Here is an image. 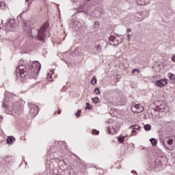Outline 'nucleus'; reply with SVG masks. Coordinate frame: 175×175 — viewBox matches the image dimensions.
<instances>
[{
  "mask_svg": "<svg viewBox=\"0 0 175 175\" xmlns=\"http://www.w3.org/2000/svg\"><path fill=\"white\" fill-rule=\"evenodd\" d=\"M167 143L168 146H172L173 144V139H168Z\"/></svg>",
  "mask_w": 175,
  "mask_h": 175,
  "instance_id": "nucleus-22",
  "label": "nucleus"
},
{
  "mask_svg": "<svg viewBox=\"0 0 175 175\" xmlns=\"http://www.w3.org/2000/svg\"><path fill=\"white\" fill-rule=\"evenodd\" d=\"M167 83H168L167 79H163L157 81L156 85H157V87L163 88V87H165L166 84H167Z\"/></svg>",
  "mask_w": 175,
  "mask_h": 175,
  "instance_id": "nucleus-5",
  "label": "nucleus"
},
{
  "mask_svg": "<svg viewBox=\"0 0 175 175\" xmlns=\"http://www.w3.org/2000/svg\"><path fill=\"white\" fill-rule=\"evenodd\" d=\"M131 111L133 113H143L144 111V107L142 104H133L131 106Z\"/></svg>",
  "mask_w": 175,
  "mask_h": 175,
  "instance_id": "nucleus-4",
  "label": "nucleus"
},
{
  "mask_svg": "<svg viewBox=\"0 0 175 175\" xmlns=\"http://www.w3.org/2000/svg\"><path fill=\"white\" fill-rule=\"evenodd\" d=\"M38 113H39V110L38 109L37 106H33V107L31 108L30 113L31 114V116L35 117V116H36L38 114Z\"/></svg>",
  "mask_w": 175,
  "mask_h": 175,
  "instance_id": "nucleus-7",
  "label": "nucleus"
},
{
  "mask_svg": "<svg viewBox=\"0 0 175 175\" xmlns=\"http://www.w3.org/2000/svg\"><path fill=\"white\" fill-rule=\"evenodd\" d=\"M131 29H127V32H131Z\"/></svg>",
  "mask_w": 175,
  "mask_h": 175,
  "instance_id": "nucleus-32",
  "label": "nucleus"
},
{
  "mask_svg": "<svg viewBox=\"0 0 175 175\" xmlns=\"http://www.w3.org/2000/svg\"><path fill=\"white\" fill-rule=\"evenodd\" d=\"M13 142H16V138L10 136L7 138V144H13Z\"/></svg>",
  "mask_w": 175,
  "mask_h": 175,
  "instance_id": "nucleus-9",
  "label": "nucleus"
},
{
  "mask_svg": "<svg viewBox=\"0 0 175 175\" xmlns=\"http://www.w3.org/2000/svg\"><path fill=\"white\" fill-rule=\"evenodd\" d=\"M131 128H132L133 129V131H135V129H136V130L139 129V128H140V126H139V125H134V126H132Z\"/></svg>",
  "mask_w": 175,
  "mask_h": 175,
  "instance_id": "nucleus-24",
  "label": "nucleus"
},
{
  "mask_svg": "<svg viewBox=\"0 0 175 175\" xmlns=\"http://www.w3.org/2000/svg\"><path fill=\"white\" fill-rule=\"evenodd\" d=\"M98 27H99V22H95V23H94V27H95V28H98Z\"/></svg>",
  "mask_w": 175,
  "mask_h": 175,
  "instance_id": "nucleus-27",
  "label": "nucleus"
},
{
  "mask_svg": "<svg viewBox=\"0 0 175 175\" xmlns=\"http://www.w3.org/2000/svg\"><path fill=\"white\" fill-rule=\"evenodd\" d=\"M92 135H99V131L96 129H93L92 131Z\"/></svg>",
  "mask_w": 175,
  "mask_h": 175,
  "instance_id": "nucleus-19",
  "label": "nucleus"
},
{
  "mask_svg": "<svg viewBox=\"0 0 175 175\" xmlns=\"http://www.w3.org/2000/svg\"><path fill=\"white\" fill-rule=\"evenodd\" d=\"M17 114L18 115V114H21V109H20V110H18V111H17Z\"/></svg>",
  "mask_w": 175,
  "mask_h": 175,
  "instance_id": "nucleus-30",
  "label": "nucleus"
},
{
  "mask_svg": "<svg viewBox=\"0 0 175 175\" xmlns=\"http://www.w3.org/2000/svg\"><path fill=\"white\" fill-rule=\"evenodd\" d=\"M94 92L96 93V95H100V90L99 88H96L94 89Z\"/></svg>",
  "mask_w": 175,
  "mask_h": 175,
  "instance_id": "nucleus-17",
  "label": "nucleus"
},
{
  "mask_svg": "<svg viewBox=\"0 0 175 175\" xmlns=\"http://www.w3.org/2000/svg\"><path fill=\"white\" fill-rule=\"evenodd\" d=\"M167 77L170 79V80L174 81L175 80V75L172 72L167 73Z\"/></svg>",
  "mask_w": 175,
  "mask_h": 175,
  "instance_id": "nucleus-11",
  "label": "nucleus"
},
{
  "mask_svg": "<svg viewBox=\"0 0 175 175\" xmlns=\"http://www.w3.org/2000/svg\"><path fill=\"white\" fill-rule=\"evenodd\" d=\"M117 126L112 125L108 128V133L109 135H114V133H117Z\"/></svg>",
  "mask_w": 175,
  "mask_h": 175,
  "instance_id": "nucleus-6",
  "label": "nucleus"
},
{
  "mask_svg": "<svg viewBox=\"0 0 175 175\" xmlns=\"http://www.w3.org/2000/svg\"><path fill=\"white\" fill-rule=\"evenodd\" d=\"M53 75H54V71H51V74H48L46 76V80L48 81H53Z\"/></svg>",
  "mask_w": 175,
  "mask_h": 175,
  "instance_id": "nucleus-10",
  "label": "nucleus"
},
{
  "mask_svg": "<svg viewBox=\"0 0 175 175\" xmlns=\"http://www.w3.org/2000/svg\"><path fill=\"white\" fill-rule=\"evenodd\" d=\"M85 109H88L89 110H91V109H92V105L89 104L88 103H86Z\"/></svg>",
  "mask_w": 175,
  "mask_h": 175,
  "instance_id": "nucleus-20",
  "label": "nucleus"
},
{
  "mask_svg": "<svg viewBox=\"0 0 175 175\" xmlns=\"http://www.w3.org/2000/svg\"><path fill=\"white\" fill-rule=\"evenodd\" d=\"M92 102H94V103H98V102H99V98L98 97H95V98H92Z\"/></svg>",
  "mask_w": 175,
  "mask_h": 175,
  "instance_id": "nucleus-18",
  "label": "nucleus"
},
{
  "mask_svg": "<svg viewBox=\"0 0 175 175\" xmlns=\"http://www.w3.org/2000/svg\"><path fill=\"white\" fill-rule=\"evenodd\" d=\"M80 114H81V110L79 109L77 113H76L77 118H79V117H80Z\"/></svg>",
  "mask_w": 175,
  "mask_h": 175,
  "instance_id": "nucleus-25",
  "label": "nucleus"
},
{
  "mask_svg": "<svg viewBox=\"0 0 175 175\" xmlns=\"http://www.w3.org/2000/svg\"><path fill=\"white\" fill-rule=\"evenodd\" d=\"M42 66L39 62H33L31 67L24 61L20 60L18 66L16 67L17 76L23 80L27 77H38Z\"/></svg>",
  "mask_w": 175,
  "mask_h": 175,
  "instance_id": "nucleus-1",
  "label": "nucleus"
},
{
  "mask_svg": "<svg viewBox=\"0 0 175 175\" xmlns=\"http://www.w3.org/2000/svg\"><path fill=\"white\" fill-rule=\"evenodd\" d=\"M125 139V137H120L119 138H118V140H119V142H120V143H124V140Z\"/></svg>",
  "mask_w": 175,
  "mask_h": 175,
  "instance_id": "nucleus-21",
  "label": "nucleus"
},
{
  "mask_svg": "<svg viewBox=\"0 0 175 175\" xmlns=\"http://www.w3.org/2000/svg\"><path fill=\"white\" fill-rule=\"evenodd\" d=\"M165 103H162L160 105H158L157 109H159L160 111H163V110H165Z\"/></svg>",
  "mask_w": 175,
  "mask_h": 175,
  "instance_id": "nucleus-13",
  "label": "nucleus"
},
{
  "mask_svg": "<svg viewBox=\"0 0 175 175\" xmlns=\"http://www.w3.org/2000/svg\"><path fill=\"white\" fill-rule=\"evenodd\" d=\"M1 9L2 10H6V3L3 1L0 2V10Z\"/></svg>",
  "mask_w": 175,
  "mask_h": 175,
  "instance_id": "nucleus-12",
  "label": "nucleus"
},
{
  "mask_svg": "<svg viewBox=\"0 0 175 175\" xmlns=\"http://www.w3.org/2000/svg\"><path fill=\"white\" fill-rule=\"evenodd\" d=\"M165 148H166V150H170V151H172V150H174V148L171 147V148H169L167 146H165Z\"/></svg>",
  "mask_w": 175,
  "mask_h": 175,
  "instance_id": "nucleus-28",
  "label": "nucleus"
},
{
  "mask_svg": "<svg viewBox=\"0 0 175 175\" xmlns=\"http://www.w3.org/2000/svg\"><path fill=\"white\" fill-rule=\"evenodd\" d=\"M163 144H164V146H166V145H165V143H163Z\"/></svg>",
  "mask_w": 175,
  "mask_h": 175,
  "instance_id": "nucleus-35",
  "label": "nucleus"
},
{
  "mask_svg": "<svg viewBox=\"0 0 175 175\" xmlns=\"http://www.w3.org/2000/svg\"><path fill=\"white\" fill-rule=\"evenodd\" d=\"M46 31H47V25H44L40 29V30L38 31V39H40V40H42V39H44V36H46Z\"/></svg>",
  "mask_w": 175,
  "mask_h": 175,
  "instance_id": "nucleus-3",
  "label": "nucleus"
},
{
  "mask_svg": "<svg viewBox=\"0 0 175 175\" xmlns=\"http://www.w3.org/2000/svg\"><path fill=\"white\" fill-rule=\"evenodd\" d=\"M14 28H16V21L14 19H11L5 25V31L7 32H10L14 31Z\"/></svg>",
  "mask_w": 175,
  "mask_h": 175,
  "instance_id": "nucleus-2",
  "label": "nucleus"
},
{
  "mask_svg": "<svg viewBox=\"0 0 175 175\" xmlns=\"http://www.w3.org/2000/svg\"><path fill=\"white\" fill-rule=\"evenodd\" d=\"M145 131H151V125L146 124L144 126Z\"/></svg>",
  "mask_w": 175,
  "mask_h": 175,
  "instance_id": "nucleus-16",
  "label": "nucleus"
},
{
  "mask_svg": "<svg viewBox=\"0 0 175 175\" xmlns=\"http://www.w3.org/2000/svg\"><path fill=\"white\" fill-rule=\"evenodd\" d=\"M137 5L144 6V5H148L150 3V0H136Z\"/></svg>",
  "mask_w": 175,
  "mask_h": 175,
  "instance_id": "nucleus-8",
  "label": "nucleus"
},
{
  "mask_svg": "<svg viewBox=\"0 0 175 175\" xmlns=\"http://www.w3.org/2000/svg\"><path fill=\"white\" fill-rule=\"evenodd\" d=\"M172 60L175 62V54L172 56Z\"/></svg>",
  "mask_w": 175,
  "mask_h": 175,
  "instance_id": "nucleus-29",
  "label": "nucleus"
},
{
  "mask_svg": "<svg viewBox=\"0 0 175 175\" xmlns=\"http://www.w3.org/2000/svg\"><path fill=\"white\" fill-rule=\"evenodd\" d=\"M57 114H61V111H60V109H58V111H57Z\"/></svg>",
  "mask_w": 175,
  "mask_h": 175,
  "instance_id": "nucleus-31",
  "label": "nucleus"
},
{
  "mask_svg": "<svg viewBox=\"0 0 175 175\" xmlns=\"http://www.w3.org/2000/svg\"><path fill=\"white\" fill-rule=\"evenodd\" d=\"M150 142H151V144L153 146V147H157V144L158 143L157 139H155L154 138H152V139H150Z\"/></svg>",
  "mask_w": 175,
  "mask_h": 175,
  "instance_id": "nucleus-14",
  "label": "nucleus"
},
{
  "mask_svg": "<svg viewBox=\"0 0 175 175\" xmlns=\"http://www.w3.org/2000/svg\"><path fill=\"white\" fill-rule=\"evenodd\" d=\"M96 81H97L96 77L94 76L93 77L92 80L90 81V84L92 85H95L96 84Z\"/></svg>",
  "mask_w": 175,
  "mask_h": 175,
  "instance_id": "nucleus-15",
  "label": "nucleus"
},
{
  "mask_svg": "<svg viewBox=\"0 0 175 175\" xmlns=\"http://www.w3.org/2000/svg\"><path fill=\"white\" fill-rule=\"evenodd\" d=\"M25 2H29V0H25Z\"/></svg>",
  "mask_w": 175,
  "mask_h": 175,
  "instance_id": "nucleus-33",
  "label": "nucleus"
},
{
  "mask_svg": "<svg viewBox=\"0 0 175 175\" xmlns=\"http://www.w3.org/2000/svg\"><path fill=\"white\" fill-rule=\"evenodd\" d=\"M163 144H164V146H166V145H165V143H163Z\"/></svg>",
  "mask_w": 175,
  "mask_h": 175,
  "instance_id": "nucleus-36",
  "label": "nucleus"
},
{
  "mask_svg": "<svg viewBox=\"0 0 175 175\" xmlns=\"http://www.w3.org/2000/svg\"><path fill=\"white\" fill-rule=\"evenodd\" d=\"M27 34L29 36H36V34H35V33H33L32 34V32L31 33H29V31H27Z\"/></svg>",
  "mask_w": 175,
  "mask_h": 175,
  "instance_id": "nucleus-26",
  "label": "nucleus"
},
{
  "mask_svg": "<svg viewBox=\"0 0 175 175\" xmlns=\"http://www.w3.org/2000/svg\"><path fill=\"white\" fill-rule=\"evenodd\" d=\"M136 72H137V73H140V70H139V69H137V68H135V70H133L132 71V74H133V75H135V73H136Z\"/></svg>",
  "mask_w": 175,
  "mask_h": 175,
  "instance_id": "nucleus-23",
  "label": "nucleus"
},
{
  "mask_svg": "<svg viewBox=\"0 0 175 175\" xmlns=\"http://www.w3.org/2000/svg\"><path fill=\"white\" fill-rule=\"evenodd\" d=\"M133 132H135V131H132V133H133Z\"/></svg>",
  "mask_w": 175,
  "mask_h": 175,
  "instance_id": "nucleus-34",
  "label": "nucleus"
}]
</instances>
